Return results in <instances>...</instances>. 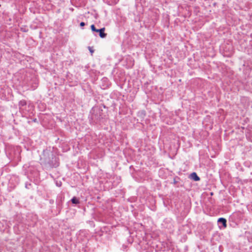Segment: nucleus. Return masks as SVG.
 Wrapping results in <instances>:
<instances>
[{
    "instance_id": "f257e3e1",
    "label": "nucleus",
    "mask_w": 252,
    "mask_h": 252,
    "mask_svg": "<svg viewBox=\"0 0 252 252\" xmlns=\"http://www.w3.org/2000/svg\"><path fill=\"white\" fill-rule=\"evenodd\" d=\"M40 160L43 168L47 170L56 168L60 164L59 158L55 155L51 147L43 150L40 155Z\"/></svg>"
},
{
    "instance_id": "f03ea898",
    "label": "nucleus",
    "mask_w": 252,
    "mask_h": 252,
    "mask_svg": "<svg viewBox=\"0 0 252 252\" xmlns=\"http://www.w3.org/2000/svg\"><path fill=\"white\" fill-rule=\"evenodd\" d=\"M102 112V109L98 107H93L89 116L90 123L94 125L100 123L104 117Z\"/></svg>"
},
{
    "instance_id": "7ed1b4c3",
    "label": "nucleus",
    "mask_w": 252,
    "mask_h": 252,
    "mask_svg": "<svg viewBox=\"0 0 252 252\" xmlns=\"http://www.w3.org/2000/svg\"><path fill=\"white\" fill-rule=\"evenodd\" d=\"M91 29L93 32H98L99 36L102 38H105L107 36V34L104 32L105 28L96 29L94 25H92L91 26Z\"/></svg>"
},
{
    "instance_id": "20e7f679",
    "label": "nucleus",
    "mask_w": 252,
    "mask_h": 252,
    "mask_svg": "<svg viewBox=\"0 0 252 252\" xmlns=\"http://www.w3.org/2000/svg\"><path fill=\"white\" fill-rule=\"evenodd\" d=\"M226 222H227L226 220L223 218H220L218 220V222L219 223L222 224V226L224 228L226 227V226H227Z\"/></svg>"
},
{
    "instance_id": "39448f33",
    "label": "nucleus",
    "mask_w": 252,
    "mask_h": 252,
    "mask_svg": "<svg viewBox=\"0 0 252 252\" xmlns=\"http://www.w3.org/2000/svg\"><path fill=\"white\" fill-rule=\"evenodd\" d=\"M189 178L195 181L200 180V178L197 176V174H189Z\"/></svg>"
},
{
    "instance_id": "423d86ee",
    "label": "nucleus",
    "mask_w": 252,
    "mask_h": 252,
    "mask_svg": "<svg viewBox=\"0 0 252 252\" xmlns=\"http://www.w3.org/2000/svg\"><path fill=\"white\" fill-rule=\"evenodd\" d=\"M26 105H27V102L25 100H20L19 102V109H21L22 107L25 106Z\"/></svg>"
},
{
    "instance_id": "0eeeda50",
    "label": "nucleus",
    "mask_w": 252,
    "mask_h": 252,
    "mask_svg": "<svg viewBox=\"0 0 252 252\" xmlns=\"http://www.w3.org/2000/svg\"><path fill=\"white\" fill-rule=\"evenodd\" d=\"M71 201L72 202V203L73 204H78L80 203V201H79V200L78 198H77V197H73L71 199Z\"/></svg>"
},
{
    "instance_id": "6e6552de",
    "label": "nucleus",
    "mask_w": 252,
    "mask_h": 252,
    "mask_svg": "<svg viewBox=\"0 0 252 252\" xmlns=\"http://www.w3.org/2000/svg\"><path fill=\"white\" fill-rule=\"evenodd\" d=\"M36 175V179H33V182L35 184H38L40 182L39 179L38 178L39 174H35Z\"/></svg>"
},
{
    "instance_id": "1a4fd4ad",
    "label": "nucleus",
    "mask_w": 252,
    "mask_h": 252,
    "mask_svg": "<svg viewBox=\"0 0 252 252\" xmlns=\"http://www.w3.org/2000/svg\"><path fill=\"white\" fill-rule=\"evenodd\" d=\"M56 185L58 187H61L62 186V182L61 181H57L56 182Z\"/></svg>"
},
{
    "instance_id": "9d476101",
    "label": "nucleus",
    "mask_w": 252,
    "mask_h": 252,
    "mask_svg": "<svg viewBox=\"0 0 252 252\" xmlns=\"http://www.w3.org/2000/svg\"><path fill=\"white\" fill-rule=\"evenodd\" d=\"M85 25V23L83 22H81L80 24V26L81 27H84Z\"/></svg>"
},
{
    "instance_id": "9b49d317",
    "label": "nucleus",
    "mask_w": 252,
    "mask_h": 252,
    "mask_svg": "<svg viewBox=\"0 0 252 252\" xmlns=\"http://www.w3.org/2000/svg\"><path fill=\"white\" fill-rule=\"evenodd\" d=\"M89 50L91 53H93L94 52V50H92L91 48L89 47Z\"/></svg>"
},
{
    "instance_id": "f8f14e48",
    "label": "nucleus",
    "mask_w": 252,
    "mask_h": 252,
    "mask_svg": "<svg viewBox=\"0 0 252 252\" xmlns=\"http://www.w3.org/2000/svg\"><path fill=\"white\" fill-rule=\"evenodd\" d=\"M37 84L35 83V86H34L33 90H34L35 89V88L37 87Z\"/></svg>"
},
{
    "instance_id": "ddd939ff",
    "label": "nucleus",
    "mask_w": 252,
    "mask_h": 252,
    "mask_svg": "<svg viewBox=\"0 0 252 252\" xmlns=\"http://www.w3.org/2000/svg\"><path fill=\"white\" fill-rule=\"evenodd\" d=\"M176 182H177L175 181V179H174V184H176Z\"/></svg>"
},
{
    "instance_id": "4468645a",
    "label": "nucleus",
    "mask_w": 252,
    "mask_h": 252,
    "mask_svg": "<svg viewBox=\"0 0 252 252\" xmlns=\"http://www.w3.org/2000/svg\"><path fill=\"white\" fill-rule=\"evenodd\" d=\"M33 121H34V122H36V119H34L33 120Z\"/></svg>"
},
{
    "instance_id": "2eb2a0df",
    "label": "nucleus",
    "mask_w": 252,
    "mask_h": 252,
    "mask_svg": "<svg viewBox=\"0 0 252 252\" xmlns=\"http://www.w3.org/2000/svg\"><path fill=\"white\" fill-rule=\"evenodd\" d=\"M191 173L195 174V173H195V172H192Z\"/></svg>"
},
{
    "instance_id": "dca6fc26",
    "label": "nucleus",
    "mask_w": 252,
    "mask_h": 252,
    "mask_svg": "<svg viewBox=\"0 0 252 252\" xmlns=\"http://www.w3.org/2000/svg\"><path fill=\"white\" fill-rule=\"evenodd\" d=\"M32 177L31 176H28V178H31Z\"/></svg>"
}]
</instances>
